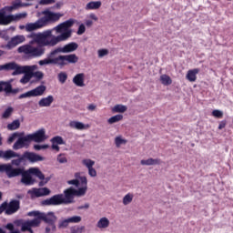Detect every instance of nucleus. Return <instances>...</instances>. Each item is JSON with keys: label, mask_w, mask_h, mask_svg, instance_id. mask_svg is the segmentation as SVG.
Listing matches in <instances>:
<instances>
[{"label": "nucleus", "mask_w": 233, "mask_h": 233, "mask_svg": "<svg viewBox=\"0 0 233 233\" xmlns=\"http://www.w3.org/2000/svg\"><path fill=\"white\" fill-rule=\"evenodd\" d=\"M86 27H85V25L81 24L78 27L77 35H83V33L86 32Z\"/></svg>", "instance_id": "54"}, {"label": "nucleus", "mask_w": 233, "mask_h": 233, "mask_svg": "<svg viewBox=\"0 0 233 233\" xmlns=\"http://www.w3.org/2000/svg\"><path fill=\"white\" fill-rule=\"evenodd\" d=\"M56 0H40V5H54Z\"/></svg>", "instance_id": "56"}, {"label": "nucleus", "mask_w": 233, "mask_h": 233, "mask_svg": "<svg viewBox=\"0 0 233 233\" xmlns=\"http://www.w3.org/2000/svg\"><path fill=\"white\" fill-rule=\"evenodd\" d=\"M225 127H227V122L221 121L218 125V130H223V128H225Z\"/></svg>", "instance_id": "58"}, {"label": "nucleus", "mask_w": 233, "mask_h": 233, "mask_svg": "<svg viewBox=\"0 0 233 233\" xmlns=\"http://www.w3.org/2000/svg\"><path fill=\"white\" fill-rule=\"evenodd\" d=\"M29 140L35 141V143H43V141H46L48 137L46 136V130L45 128L38 129L35 133L29 134Z\"/></svg>", "instance_id": "10"}, {"label": "nucleus", "mask_w": 233, "mask_h": 233, "mask_svg": "<svg viewBox=\"0 0 233 233\" xmlns=\"http://www.w3.org/2000/svg\"><path fill=\"white\" fill-rule=\"evenodd\" d=\"M52 63H55V60L49 59L47 56L46 58L40 60L38 65H40V66H45L46 65H52Z\"/></svg>", "instance_id": "44"}, {"label": "nucleus", "mask_w": 233, "mask_h": 233, "mask_svg": "<svg viewBox=\"0 0 233 233\" xmlns=\"http://www.w3.org/2000/svg\"><path fill=\"white\" fill-rule=\"evenodd\" d=\"M27 216L38 219L39 225H41V221H45L49 225H54L57 221V217H56L54 212L41 213L39 211H30L27 213Z\"/></svg>", "instance_id": "6"}, {"label": "nucleus", "mask_w": 233, "mask_h": 233, "mask_svg": "<svg viewBox=\"0 0 233 233\" xmlns=\"http://www.w3.org/2000/svg\"><path fill=\"white\" fill-rule=\"evenodd\" d=\"M23 6H28V4L21 3V0H15L12 5L5 6L9 11L14 12V10H17V8H21Z\"/></svg>", "instance_id": "34"}, {"label": "nucleus", "mask_w": 233, "mask_h": 233, "mask_svg": "<svg viewBox=\"0 0 233 233\" xmlns=\"http://www.w3.org/2000/svg\"><path fill=\"white\" fill-rule=\"evenodd\" d=\"M26 41V37L24 35H17L10 39L6 46H2V48H7V50H12V48H15L21 43H25Z\"/></svg>", "instance_id": "11"}, {"label": "nucleus", "mask_w": 233, "mask_h": 233, "mask_svg": "<svg viewBox=\"0 0 233 233\" xmlns=\"http://www.w3.org/2000/svg\"><path fill=\"white\" fill-rule=\"evenodd\" d=\"M27 17H28V13L26 12L11 15V23H13V21H15V22L21 21L23 19H26Z\"/></svg>", "instance_id": "33"}, {"label": "nucleus", "mask_w": 233, "mask_h": 233, "mask_svg": "<svg viewBox=\"0 0 233 233\" xmlns=\"http://www.w3.org/2000/svg\"><path fill=\"white\" fill-rule=\"evenodd\" d=\"M77 48H79V45L76 42H71L62 47H58V52H60V54H70L76 52Z\"/></svg>", "instance_id": "20"}, {"label": "nucleus", "mask_w": 233, "mask_h": 233, "mask_svg": "<svg viewBox=\"0 0 233 233\" xmlns=\"http://www.w3.org/2000/svg\"><path fill=\"white\" fill-rule=\"evenodd\" d=\"M69 223H81V217L80 216H74L70 217L69 218Z\"/></svg>", "instance_id": "51"}, {"label": "nucleus", "mask_w": 233, "mask_h": 233, "mask_svg": "<svg viewBox=\"0 0 233 233\" xmlns=\"http://www.w3.org/2000/svg\"><path fill=\"white\" fill-rule=\"evenodd\" d=\"M110 225L111 222L108 217H100L96 223V228L103 232L105 230H108V228H110Z\"/></svg>", "instance_id": "14"}, {"label": "nucleus", "mask_w": 233, "mask_h": 233, "mask_svg": "<svg viewBox=\"0 0 233 233\" xmlns=\"http://www.w3.org/2000/svg\"><path fill=\"white\" fill-rule=\"evenodd\" d=\"M0 172H5L7 177H15L19 174V169H14L12 164H1Z\"/></svg>", "instance_id": "12"}, {"label": "nucleus", "mask_w": 233, "mask_h": 233, "mask_svg": "<svg viewBox=\"0 0 233 233\" xmlns=\"http://www.w3.org/2000/svg\"><path fill=\"white\" fill-rule=\"evenodd\" d=\"M211 116H213V117L221 119V117H223V111H221L219 109H215L212 111Z\"/></svg>", "instance_id": "47"}, {"label": "nucleus", "mask_w": 233, "mask_h": 233, "mask_svg": "<svg viewBox=\"0 0 233 233\" xmlns=\"http://www.w3.org/2000/svg\"><path fill=\"white\" fill-rule=\"evenodd\" d=\"M10 12L6 6L0 9V25H6L12 23V15H6Z\"/></svg>", "instance_id": "15"}, {"label": "nucleus", "mask_w": 233, "mask_h": 233, "mask_svg": "<svg viewBox=\"0 0 233 233\" xmlns=\"http://www.w3.org/2000/svg\"><path fill=\"white\" fill-rule=\"evenodd\" d=\"M30 198H43V196L50 195V189L48 187L32 188L27 191Z\"/></svg>", "instance_id": "13"}, {"label": "nucleus", "mask_w": 233, "mask_h": 233, "mask_svg": "<svg viewBox=\"0 0 233 233\" xmlns=\"http://www.w3.org/2000/svg\"><path fill=\"white\" fill-rule=\"evenodd\" d=\"M79 209H87V208H90V205L89 204H85L84 206H80L79 208H78Z\"/></svg>", "instance_id": "59"}, {"label": "nucleus", "mask_w": 233, "mask_h": 233, "mask_svg": "<svg viewBox=\"0 0 233 233\" xmlns=\"http://www.w3.org/2000/svg\"><path fill=\"white\" fill-rule=\"evenodd\" d=\"M87 174L89 177H97V170L94 167L87 169Z\"/></svg>", "instance_id": "48"}, {"label": "nucleus", "mask_w": 233, "mask_h": 233, "mask_svg": "<svg viewBox=\"0 0 233 233\" xmlns=\"http://www.w3.org/2000/svg\"><path fill=\"white\" fill-rule=\"evenodd\" d=\"M53 103H54V96L49 95V96H47L46 97L41 98L38 101V106L41 108H45V107L51 106Z\"/></svg>", "instance_id": "25"}, {"label": "nucleus", "mask_w": 233, "mask_h": 233, "mask_svg": "<svg viewBox=\"0 0 233 233\" xmlns=\"http://www.w3.org/2000/svg\"><path fill=\"white\" fill-rule=\"evenodd\" d=\"M23 159H25V157H20L18 159H14L12 160V165H15V167H19V165H21V163L23 162Z\"/></svg>", "instance_id": "55"}, {"label": "nucleus", "mask_w": 233, "mask_h": 233, "mask_svg": "<svg viewBox=\"0 0 233 233\" xmlns=\"http://www.w3.org/2000/svg\"><path fill=\"white\" fill-rule=\"evenodd\" d=\"M57 54H61V51H59V48L53 50L47 57L55 62H52L51 65H58V66H61L63 63V56H57Z\"/></svg>", "instance_id": "19"}, {"label": "nucleus", "mask_w": 233, "mask_h": 233, "mask_svg": "<svg viewBox=\"0 0 233 233\" xmlns=\"http://www.w3.org/2000/svg\"><path fill=\"white\" fill-rule=\"evenodd\" d=\"M119 121H123V115H115L107 119L108 125H115V123H119Z\"/></svg>", "instance_id": "37"}, {"label": "nucleus", "mask_w": 233, "mask_h": 233, "mask_svg": "<svg viewBox=\"0 0 233 233\" xmlns=\"http://www.w3.org/2000/svg\"><path fill=\"white\" fill-rule=\"evenodd\" d=\"M12 114H14V107L9 106L4 111V113L2 114V117L3 119H8V117H10Z\"/></svg>", "instance_id": "42"}, {"label": "nucleus", "mask_w": 233, "mask_h": 233, "mask_svg": "<svg viewBox=\"0 0 233 233\" xmlns=\"http://www.w3.org/2000/svg\"><path fill=\"white\" fill-rule=\"evenodd\" d=\"M25 71H24V76L20 79V83L22 85H27V83H30L32 80V77H35L37 81H41L43 77H45V74L41 71H35L38 70L37 65H33V66H25Z\"/></svg>", "instance_id": "5"}, {"label": "nucleus", "mask_w": 233, "mask_h": 233, "mask_svg": "<svg viewBox=\"0 0 233 233\" xmlns=\"http://www.w3.org/2000/svg\"><path fill=\"white\" fill-rule=\"evenodd\" d=\"M0 157L2 159H12V157H19V154L14 152L13 150H7V151H3L0 150Z\"/></svg>", "instance_id": "31"}, {"label": "nucleus", "mask_w": 233, "mask_h": 233, "mask_svg": "<svg viewBox=\"0 0 233 233\" xmlns=\"http://www.w3.org/2000/svg\"><path fill=\"white\" fill-rule=\"evenodd\" d=\"M56 224H49L47 228H46V233H54L56 232Z\"/></svg>", "instance_id": "53"}, {"label": "nucleus", "mask_w": 233, "mask_h": 233, "mask_svg": "<svg viewBox=\"0 0 233 233\" xmlns=\"http://www.w3.org/2000/svg\"><path fill=\"white\" fill-rule=\"evenodd\" d=\"M24 159H27L30 163H37V161H45V157H41L38 154L32 153V152H25L23 155Z\"/></svg>", "instance_id": "21"}, {"label": "nucleus", "mask_w": 233, "mask_h": 233, "mask_svg": "<svg viewBox=\"0 0 233 233\" xmlns=\"http://www.w3.org/2000/svg\"><path fill=\"white\" fill-rule=\"evenodd\" d=\"M19 133H14L12 134L8 139H7V143H14V141H15V139L19 138Z\"/></svg>", "instance_id": "50"}, {"label": "nucleus", "mask_w": 233, "mask_h": 233, "mask_svg": "<svg viewBox=\"0 0 233 233\" xmlns=\"http://www.w3.org/2000/svg\"><path fill=\"white\" fill-rule=\"evenodd\" d=\"M30 137L28 135L25 137H18L17 141L14 144V150H19L20 148H25V147H28L30 145Z\"/></svg>", "instance_id": "17"}, {"label": "nucleus", "mask_w": 233, "mask_h": 233, "mask_svg": "<svg viewBox=\"0 0 233 233\" xmlns=\"http://www.w3.org/2000/svg\"><path fill=\"white\" fill-rule=\"evenodd\" d=\"M160 82L165 86H168L172 85V78L167 75H162L160 76Z\"/></svg>", "instance_id": "39"}, {"label": "nucleus", "mask_w": 233, "mask_h": 233, "mask_svg": "<svg viewBox=\"0 0 233 233\" xmlns=\"http://www.w3.org/2000/svg\"><path fill=\"white\" fill-rule=\"evenodd\" d=\"M68 127L72 130H79V131L88 130V128H90V125L89 124H85V123H83L81 121H78V120H71V121H69Z\"/></svg>", "instance_id": "16"}, {"label": "nucleus", "mask_w": 233, "mask_h": 233, "mask_svg": "<svg viewBox=\"0 0 233 233\" xmlns=\"http://www.w3.org/2000/svg\"><path fill=\"white\" fill-rule=\"evenodd\" d=\"M18 210H19L18 200H12L9 203L5 202L0 206V214H2V212H5L7 216H12V214H15V212Z\"/></svg>", "instance_id": "7"}, {"label": "nucleus", "mask_w": 233, "mask_h": 233, "mask_svg": "<svg viewBox=\"0 0 233 233\" xmlns=\"http://www.w3.org/2000/svg\"><path fill=\"white\" fill-rule=\"evenodd\" d=\"M140 165H142L144 167H152V166H156V165H161V160L158 158L149 157L147 159H142L140 161Z\"/></svg>", "instance_id": "27"}, {"label": "nucleus", "mask_w": 233, "mask_h": 233, "mask_svg": "<svg viewBox=\"0 0 233 233\" xmlns=\"http://www.w3.org/2000/svg\"><path fill=\"white\" fill-rule=\"evenodd\" d=\"M74 23H76V20L71 18L57 25L53 29L28 35L29 44L18 47L17 52L25 54L29 57H41V56H45V46H56L59 43L68 41L72 37V29L70 28L74 26Z\"/></svg>", "instance_id": "1"}, {"label": "nucleus", "mask_w": 233, "mask_h": 233, "mask_svg": "<svg viewBox=\"0 0 233 233\" xmlns=\"http://www.w3.org/2000/svg\"><path fill=\"white\" fill-rule=\"evenodd\" d=\"M41 15H44V17L39 18L35 22H30L25 25H19V29L25 30V32H35L45 28V26H48L50 23H57V21H59V19L64 15L62 13H56L49 9L42 11Z\"/></svg>", "instance_id": "3"}, {"label": "nucleus", "mask_w": 233, "mask_h": 233, "mask_svg": "<svg viewBox=\"0 0 233 233\" xmlns=\"http://www.w3.org/2000/svg\"><path fill=\"white\" fill-rule=\"evenodd\" d=\"M110 54V51L106 48H101L97 50V57L99 59H103V57H106Z\"/></svg>", "instance_id": "40"}, {"label": "nucleus", "mask_w": 233, "mask_h": 233, "mask_svg": "<svg viewBox=\"0 0 233 233\" xmlns=\"http://www.w3.org/2000/svg\"><path fill=\"white\" fill-rule=\"evenodd\" d=\"M3 70H14L12 76H20L21 74H25V70L26 67L25 66H19L15 62H10L5 65H2Z\"/></svg>", "instance_id": "9"}, {"label": "nucleus", "mask_w": 233, "mask_h": 233, "mask_svg": "<svg viewBox=\"0 0 233 233\" xmlns=\"http://www.w3.org/2000/svg\"><path fill=\"white\" fill-rule=\"evenodd\" d=\"M85 227H73L71 228V233H83Z\"/></svg>", "instance_id": "52"}, {"label": "nucleus", "mask_w": 233, "mask_h": 233, "mask_svg": "<svg viewBox=\"0 0 233 233\" xmlns=\"http://www.w3.org/2000/svg\"><path fill=\"white\" fill-rule=\"evenodd\" d=\"M1 56H5V51L0 50V57H1Z\"/></svg>", "instance_id": "62"}, {"label": "nucleus", "mask_w": 233, "mask_h": 233, "mask_svg": "<svg viewBox=\"0 0 233 233\" xmlns=\"http://www.w3.org/2000/svg\"><path fill=\"white\" fill-rule=\"evenodd\" d=\"M66 79H68V75L66 72H60L58 74V81L62 85H65L66 83Z\"/></svg>", "instance_id": "43"}, {"label": "nucleus", "mask_w": 233, "mask_h": 233, "mask_svg": "<svg viewBox=\"0 0 233 233\" xmlns=\"http://www.w3.org/2000/svg\"><path fill=\"white\" fill-rule=\"evenodd\" d=\"M134 201V193H127L123 198L122 203L125 207L130 205Z\"/></svg>", "instance_id": "35"}, {"label": "nucleus", "mask_w": 233, "mask_h": 233, "mask_svg": "<svg viewBox=\"0 0 233 233\" xmlns=\"http://www.w3.org/2000/svg\"><path fill=\"white\" fill-rule=\"evenodd\" d=\"M50 142L52 150H56V152H59V150H61L59 145H66L65 139H63L62 137L59 136L51 138Z\"/></svg>", "instance_id": "22"}, {"label": "nucleus", "mask_w": 233, "mask_h": 233, "mask_svg": "<svg viewBox=\"0 0 233 233\" xmlns=\"http://www.w3.org/2000/svg\"><path fill=\"white\" fill-rule=\"evenodd\" d=\"M99 21V17H97V15L96 13H90L87 15L86 19L85 20L86 26H92L94 23H97Z\"/></svg>", "instance_id": "30"}, {"label": "nucleus", "mask_w": 233, "mask_h": 233, "mask_svg": "<svg viewBox=\"0 0 233 233\" xmlns=\"http://www.w3.org/2000/svg\"><path fill=\"white\" fill-rule=\"evenodd\" d=\"M6 228H7L8 230H11V231L14 230V224H11V223H10V224H7V225H6Z\"/></svg>", "instance_id": "60"}, {"label": "nucleus", "mask_w": 233, "mask_h": 233, "mask_svg": "<svg viewBox=\"0 0 233 233\" xmlns=\"http://www.w3.org/2000/svg\"><path fill=\"white\" fill-rule=\"evenodd\" d=\"M70 225V220L68 218L60 220L58 223V228H66Z\"/></svg>", "instance_id": "46"}, {"label": "nucleus", "mask_w": 233, "mask_h": 233, "mask_svg": "<svg viewBox=\"0 0 233 233\" xmlns=\"http://www.w3.org/2000/svg\"><path fill=\"white\" fill-rule=\"evenodd\" d=\"M79 61V57L76 54L62 56V64L61 66L68 65V63L74 65Z\"/></svg>", "instance_id": "23"}, {"label": "nucleus", "mask_w": 233, "mask_h": 233, "mask_svg": "<svg viewBox=\"0 0 233 233\" xmlns=\"http://www.w3.org/2000/svg\"><path fill=\"white\" fill-rule=\"evenodd\" d=\"M199 74V69L194 68L191 70H188L186 75V79L189 81L190 83H196L198 80V75Z\"/></svg>", "instance_id": "26"}, {"label": "nucleus", "mask_w": 233, "mask_h": 233, "mask_svg": "<svg viewBox=\"0 0 233 233\" xmlns=\"http://www.w3.org/2000/svg\"><path fill=\"white\" fill-rule=\"evenodd\" d=\"M114 143L116 148H121V147L127 146L128 140L123 137V135H117L115 137Z\"/></svg>", "instance_id": "29"}, {"label": "nucleus", "mask_w": 233, "mask_h": 233, "mask_svg": "<svg viewBox=\"0 0 233 233\" xmlns=\"http://www.w3.org/2000/svg\"><path fill=\"white\" fill-rule=\"evenodd\" d=\"M102 5H103V3L100 0L90 1L86 5L85 10H87V11L99 10V8H101Z\"/></svg>", "instance_id": "28"}, {"label": "nucleus", "mask_w": 233, "mask_h": 233, "mask_svg": "<svg viewBox=\"0 0 233 233\" xmlns=\"http://www.w3.org/2000/svg\"><path fill=\"white\" fill-rule=\"evenodd\" d=\"M0 233H5L2 228H0Z\"/></svg>", "instance_id": "64"}, {"label": "nucleus", "mask_w": 233, "mask_h": 233, "mask_svg": "<svg viewBox=\"0 0 233 233\" xmlns=\"http://www.w3.org/2000/svg\"><path fill=\"white\" fill-rule=\"evenodd\" d=\"M82 165L88 170V169L94 167V166L96 165V161H94L90 158H84L82 160Z\"/></svg>", "instance_id": "38"}, {"label": "nucleus", "mask_w": 233, "mask_h": 233, "mask_svg": "<svg viewBox=\"0 0 233 233\" xmlns=\"http://www.w3.org/2000/svg\"><path fill=\"white\" fill-rule=\"evenodd\" d=\"M45 92H46V86L41 85L30 91L23 93L22 95L19 96V99H26L27 97H39L43 96Z\"/></svg>", "instance_id": "8"}, {"label": "nucleus", "mask_w": 233, "mask_h": 233, "mask_svg": "<svg viewBox=\"0 0 233 233\" xmlns=\"http://www.w3.org/2000/svg\"><path fill=\"white\" fill-rule=\"evenodd\" d=\"M86 76L84 73H78L73 77V83L76 86H79L80 88H83V86H86L85 84Z\"/></svg>", "instance_id": "24"}, {"label": "nucleus", "mask_w": 233, "mask_h": 233, "mask_svg": "<svg viewBox=\"0 0 233 233\" xmlns=\"http://www.w3.org/2000/svg\"><path fill=\"white\" fill-rule=\"evenodd\" d=\"M19 127H21V122L17 119L7 125L9 130H17Z\"/></svg>", "instance_id": "41"}, {"label": "nucleus", "mask_w": 233, "mask_h": 233, "mask_svg": "<svg viewBox=\"0 0 233 233\" xmlns=\"http://www.w3.org/2000/svg\"><path fill=\"white\" fill-rule=\"evenodd\" d=\"M14 170H18V174L15 176V177H17V176H21L22 177L20 179V183H22V185H25V187H31V185L35 183V178H34L32 176H35L38 177V179H40L38 184L39 187H45V185L50 181V177H45V175L43 172H41L39 167H31L25 171L24 168L16 167L14 168Z\"/></svg>", "instance_id": "4"}, {"label": "nucleus", "mask_w": 233, "mask_h": 233, "mask_svg": "<svg viewBox=\"0 0 233 233\" xmlns=\"http://www.w3.org/2000/svg\"><path fill=\"white\" fill-rule=\"evenodd\" d=\"M46 148H50V146L48 144L34 146L35 150H46Z\"/></svg>", "instance_id": "49"}, {"label": "nucleus", "mask_w": 233, "mask_h": 233, "mask_svg": "<svg viewBox=\"0 0 233 233\" xmlns=\"http://www.w3.org/2000/svg\"><path fill=\"white\" fill-rule=\"evenodd\" d=\"M14 79H10L7 82H2V91L4 90L6 94H10L12 92V83Z\"/></svg>", "instance_id": "36"}, {"label": "nucleus", "mask_w": 233, "mask_h": 233, "mask_svg": "<svg viewBox=\"0 0 233 233\" xmlns=\"http://www.w3.org/2000/svg\"><path fill=\"white\" fill-rule=\"evenodd\" d=\"M67 185H73L76 188L69 187L64 191V194L55 195L51 198L44 201V205H63L74 203V198H83L88 190V178L81 176V173H75V179L67 181Z\"/></svg>", "instance_id": "2"}, {"label": "nucleus", "mask_w": 233, "mask_h": 233, "mask_svg": "<svg viewBox=\"0 0 233 233\" xmlns=\"http://www.w3.org/2000/svg\"><path fill=\"white\" fill-rule=\"evenodd\" d=\"M96 108H97V106L95 104H90L87 106V110H89L90 112H94L96 110Z\"/></svg>", "instance_id": "57"}, {"label": "nucleus", "mask_w": 233, "mask_h": 233, "mask_svg": "<svg viewBox=\"0 0 233 233\" xmlns=\"http://www.w3.org/2000/svg\"><path fill=\"white\" fill-rule=\"evenodd\" d=\"M34 227H39V219H37L36 218H35L33 220H28L22 223L21 230L22 232H26L27 230L28 232L33 233L34 231L32 230V228Z\"/></svg>", "instance_id": "18"}, {"label": "nucleus", "mask_w": 233, "mask_h": 233, "mask_svg": "<svg viewBox=\"0 0 233 233\" xmlns=\"http://www.w3.org/2000/svg\"><path fill=\"white\" fill-rule=\"evenodd\" d=\"M3 65H0V72H3Z\"/></svg>", "instance_id": "63"}, {"label": "nucleus", "mask_w": 233, "mask_h": 233, "mask_svg": "<svg viewBox=\"0 0 233 233\" xmlns=\"http://www.w3.org/2000/svg\"><path fill=\"white\" fill-rule=\"evenodd\" d=\"M127 110L128 107L123 104L115 105L111 108V112H113V114H125V112H127Z\"/></svg>", "instance_id": "32"}, {"label": "nucleus", "mask_w": 233, "mask_h": 233, "mask_svg": "<svg viewBox=\"0 0 233 233\" xmlns=\"http://www.w3.org/2000/svg\"><path fill=\"white\" fill-rule=\"evenodd\" d=\"M56 161H58L60 164L68 163V159L65 154H59L56 157Z\"/></svg>", "instance_id": "45"}, {"label": "nucleus", "mask_w": 233, "mask_h": 233, "mask_svg": "<svg viewBox=\"0 0 233 233\" xmlns=\"http://www.w3.org/2000/svg\"><path fill=\"white\" fill-rule=\"evenodd\" d=\"M0 92H3V82H0Z\"/></svg>", "instance_id": "61"}]
</instances>
